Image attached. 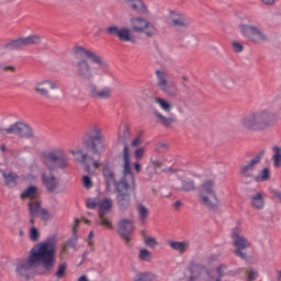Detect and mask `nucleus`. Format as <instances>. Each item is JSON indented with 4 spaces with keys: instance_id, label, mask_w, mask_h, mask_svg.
Listing matches in <instances>:
<instances>
[{
    "instance_id": "nucleus-1",
    "label": "nucleus",
    "mask_w": 281,
    "mask_h": 281,
    "mask_svg": "<svg viewBox=\"0 0 281 281\" xmlns=\"http://www.w3.org/2000/svg\"><path fill=\"white\" fill-rule=\"evenodd\" d=\"M42 265L43 270H37V276H45L47 271H52L56 267V241L47 239L36 244L30 251L26 259L20 260L15 265V272L19 278L30 280L33 278L34 267Z\"/></svg>"
},
{
    "instance_id": "nucleus-2",
    "label": "nucleus",
    "mask_w": 281,
    "mask_h": 281,
    "mask_svg": "<svg viewBox=\"0 0 281 281\" xmlns=\"http://www.w3.org/2000/svg\"><path fill=\"white\" fill-rule=\"evenodd\" d=\"M75 58L74 67L79 80L89 82L98 76L109 74V67L104 64V59L95 52L87 49L82 46H75L72 49Z\"/></svg>"
},
{
    "instance_id": "nucleus-3",
    "label": "nucleus",
    "mask_w": 281,
    "mask_h": 281,
    "mask_svg": "<svg viewBox=\"0 0 281 281\" xmlns=\"http://www.w3.org/2000/svg\"><path fill=\"white\" fill-rule=\"evenodd\" d=\"M123 177L115 183L116 203L121 212H126L131 207V192L135 190V175L131 169V150L128 145L123 147Z\"/></svg>"
},
{
    "instance_id": "nucleus-4",
    "label": "nucleus",
    "mask_w": 281,
    "mask_h": 281,
    "mask_svg": "<svg viewBox=\"0 0 281 281\" xmlns=\"http://www.w3.org/2000/svg\"><path fill=\"white\" fill-rule=\"evenodd\" d=\"M276 126V117L270 110H257L244 114L239 120L243 133H265Z\"/></svg>"
},
{
    "instance_id": "nucleus-5",
    "label": "nucleus",
    "mask_w": 281,
    "mask_h": 281,
    "mask_svg": "<svg viewBox=\"0 0 281 281\" xmlns=\"http://www.w3.org/2000/svg\"><path fill=\"white\" fill-rule=\"evenodd\" d=\"M41 161L50 172H54L55 170H65V168L69 167V157L65 149L60 147L44 151L41 156Z\"/></svg>"
},
{
    "instance_id": "nucleus-6",
    "label": "nucleus",
    "mask_w": 281,
    "mask_h": 281,
    "mask_svg": "<svg viewBox=\"0 0 281 281\" xmlns=\"http://www.w3.org/2000/svg\"><path fill=\"white\" fill-rule=\"evenodd\" d=\"M88 140L86 142V146L92 155H102L104 150H106V144L104 143V135L102 134V128L98 126H93L88 132Z\"/></svg>"
},
{
    "instance_id": "nucleus-7",
    "label": "nucleus",
    "mask_w": 281,
    "mask_h": 281,
    "mask_svg": "<svg viewBox=\"0 0 281 281\" xmlns=\"http://www.w3.org/2000/svg\"><path fill=\"white\" fill-rule=\"evenodd\" d=\"M199 199L200 203L210 210H214L221 205V200H218V195H216L214 182L212 180H206L204 183H202Z\"/></svg>"
},
{
    "instance_id": "nucleus-8",
    "label": "nucleus",
    "mask_w": 281,
    "mask_h": 281,
    "mask_svg": "<svg viewBox=\"0 0 281 281\" xmlns=\"http://www.w3.org/2000/svg\"><path fill=\"white\" fill-rule=\"evenodd\" d=\"M232 239L234 247H236L234 251L235 256L243 259L247 258V252H245V249H249L251 247V241H249V239L243 235V231L239 227L233 229Z\"/></svg>"
},
{
    "instance_id": "nucleus-9",
    "label": "nucleus",
    "mask_w": 281,
    "mask_h": 281,
    "mask_svg": "<svg viewBox=\"0 0 281 281\" xmlns=\"http://www.w3.org/2000/svg\"><path fill=\"white\" fill-rule=\"evenodd\" d=\"M112 210H113V199L105 198L99 201L98 225H101V227H104L105 229H113V222H111L109 216H106V214H111Z\"/></svg>"
},
{
    "instance_id": "nucleus-10",
    "label": "nucleus",
    "mask_w": 281,
    "mask_h": 281,
    "mask_svg": "<svg viewBox=\"0 0 281 281\" xmlns=\"http://www.w3.org/2000/svg\"><path fill=\"white\" fill-rule=\"evenodd\" d=\"M132 30L138 34H145V36L153 37L157 34V26L155 23L148 21V19L142 16H134L131 19Z\"/></svg>"
},
{
    "instance_id": "nucleus-11",
    "label": "nucleus",
    "mask_w": 281,
    "mask_h": 281,
    "mask_svg": "<svg viewBox=\"0 0 281 281\" xmlns=\"http://www.w3.org/2000/svg\"><path fill=\"white\" fill-rule=\"evenodd\" d=\"M33 89L37 95H41V98H45L46 100H55V98L49 93V90L56 91V89H58V81H54L52 79L40 80L35 82Z\"/></svg>"
},
{
    "instance_id": "nucleus-12",
    "label": "nucleus",
    "mask_w": 281,
    "mask_h": 281,
    "mask_svg": "<svg viewBox=\"0 0 281 281\" xmlns=\"http://www.w3.org/2000/svg\"><path fill=\"white\" fill-rule=\"evenodd\" d=\"M240 34L250 43H262L267 41V35L256 25L241 24L239 26Z\"/></svg>"
},
{
    "instance_id": "nucleus-13",
    "label": "nucleus",
    "mask_w": 281,
    "mask_h": 281,
    "mask_svg": "<svg viewBox=\"0 0 281 281\" xmlns=\"http://www.w3.org/2000/svg\"><path fill=\"white\" fill-rule=\"evenodd\" d=\"M109 36H116L122 43H135V37L131 34V29L126 26L110 25L105 29Z\"/></svg>"
},
{
    "instance_id": "nucleus-14",
    "label": "nucleus",
    "mask_w": 281,
    "mask_h": 281,
    "mask_svg": "<svg viewBox=\"0 0 281 281\" xmlns=\"http://www.w3.org/2000/svg\"><path fill=\"white\" fill-rule=\"evenodd\" d=\"M87 91L90 98H93L94 100H111V97L113 95V88L109 86L99 89L95 83H89L87 86Z\"/></svg>"
},
{
    "instance_id": "nucleus-15",
    "label": "nucleus",
    "mask_w": 281,
    "mask_h": 281,
    "mask_svg": "<svg viewBox=\"0 0 281 281\" xmlns=\"http://www.w3.org/2000/svg\"><path fill=\"white\" fill-rule=\"evenodd\" d=\"M133 232H135V225L133 221L128 218H123L117 224V233L123 238V240L128 245L133 239Z\"/></svg>"
},
{
    "instance_id": "nucleus-16",
    "label": "nucleus",
    "mask_w": 281,
    "mask_h": 281,
    "mask_svg": "<svg viewBox=\"0 0 281 281\" xmlns=\"http://www.w3.org/2000/svg\"><path fill=\"white\" fill-rule=\"evenodd\" d=\"M1 133L7 135H20V137H32L33 135L32 127L21 122L14 123L8 128L1 130Z\"/></svg>"
},
{
    "instance_id": "nucleus-17",
    "label": "nucleus",
    "mask_w": 281,
    "mask_h": 281,
    "mask_svg": "<svg viewBox=\"0 0 281 281\" xmlns=\"http://www.w3.org/2000/svg\"><path fill=\"white\" fill-rule=\"evenodd\" d=\"M157 87L164 93H172L175 89V81L170 80V75L165 70H156Z\"/></svg>"
},
{
    "instance_id": "nucleus-18",
    "label": "nucleus",
    "mask_w": 281,
    "mask_h": 281,
    "mask_svg": "<svg viewBox=\"0 0 281 281\" xmlns=\"http://www.w3.org/2000/svg\"><path fill=\"white\" fill-rule=\"evenodd\" d=\"M41 43V36L31 35L27 37H21L14 41H11L7 44L8 49H23V47H27L30 45H38Z\"/></svg>"
},
{
    "instance_id": "nucleus-19",
    "label": "nucleus",
    "mask_w": 281,
    "mask_h": 281,
    "mask_svg": "<svg viewBox=\"0 0 281 281\" xmlns=\"http://www.w3.org/2000/svg\"><path fill=\"white\" fill-rule=\"evenodd\" d=\"M262 157H265V150L257 153L255 157L246 161V164L240 167V173L244 177H254V170H256L258 164L262 161Z\"/></svg>"
},
{
    "instance_id": "nucleus-20",
    "label": "nucleus",
    "mask_w": 281,
    "mask_h": 281,
    "mask_svg": "<svg viewBox=\"0 0 281 281\" xmlns=\"http://www.w3.org/2000/svg\"><path fill=\"white\" fill-rule=\"evenodd\" d=\"M168 23L175 27H188V25H190V19L181 12L170 11L168 15Z\"/></svg>"
},
{
    "instance_id": "nucleus-21",
    "label": "nucleus",
    "mask_w": 281,
    "mask_h": 281,
    "mask_svg": "<svg viewBox=\"0 0 281 281\" xmlns=\"http://www.w3.org/2000/svg\"><path fill=\"white\" fill-rule=\"evenodd\" d=\"M121 3H123L124 5H128L131 10H134V12H138V14H150L148 4H146L144 0H121Z\"/></svg>"
},
{
    "instance_id": "nucleus-22",
    "label": "nucleus",
    "mask_w": 281,
    "mask_h": 281,
    "mask_svg": "<svg viewBox=\"0 0 281 281\" xmlns=\"http://www.w3.org/2000/svg\"><path fill=\"white\" fill-rule=\"evenodd\" d=\"M42 183L48 192H56L58 188V178L54 173H42Z\"/></svg>"
},
{
    "instance_id": "nucleus-23",
    "label": "nucleus",
    "mask_w": 281,
    "mask_h": 281,
    "mask_svg": "<svg viewBox=\"0 0 281 281\" xmlns=\"http://www.w3.org/2000/svg\"><path fill=\"white\" fill-rule=\"evenodd\" d=\"M188 269L190 272L189 281H198L201 278V273L205 271V266L198 261H191Z\"/></svg>"
},
{
    "instance_id": "nucleus-24",
    "label": "nucleus",
    "mask_w": 281,
    "mask_h": 281,
    "mask_svg": "<svg viewBox=\"0 0 281 281\" xmlns=\"http://www.w3.org/2000/svg\"><path fill=\"white\" fill-rule=\"evenodd\" d=\"M249 201L255 210H262L265 207V195L261 192L250 194Z\"/></svg>"
},
{
    "instance_id": "nucleus-25",
    "label": "nucleus",
    "mask_w": 281,
    "mask_h": 281,
    "mask_svg": "<svg viewBox=\"0 0 281 281\" xmlns=\"http://www.w3.org/2000/svg\"><path fill=\"white\" fill-rule=\"evenodd\" d=\"M169 247L173 249L175 251H178V254H186L188 249H190V241H169Z\"/></svg>"
},
{
    "instance_id": "nucleus-26",
    "label": "nucleus",
    "mask_w": 281,
    "mask_h": 281,
    "mask_svg": "<svg viewBox=\"0 0 281 281\" xmlns=\"http://www.w3.org/2000/svg\"><path fill=\"white\" fill-rule=\"evenodd\" d=\"M76 247V240L68 239L61 244L60 250H59V258L61 260H65V257L69 255V249H74Z\"/></svg>"
},
{
    "instance_id": "nucleus-27",
    "label": "nucleus",
    "mask_w": 281,
    "mask_h": 281,
    "mask_svg": "<svg viewBox=\"0 0 281 281\" xmlns=\"http://www.w3.org/2000/svg\"><path fill=\"white\" fill-rule=\"evenodd\" d=\"M155 116L160 122V124H162V126H165L166 128H169V126H172V124H175V122H177V120L175 119L173 115L165 116L159 111L155 112Z\"/></svg>"
},
{
    "instance_id": "nucleus-28",
    "label": "nucleus",
    "mask_w": 281,
    "mask_h": 281,
    "mask_svg": "<svg viewBox=\"0 0 281 281\" xmlns=\"http://www.w3.org/2000/svg\"><path fill=\"white\" fill-rule=\"evenodd\" d=\"M2 172V177L4 179V184L8 186V188H14L16 186V179H19V176L12 171L9 172Z\"/></svg>"
},
{
    "instance_id": "nucleus-29",
    "label": "nucleus",
    "mask_w": 281,
    "mask_h": 281,
    "mask_svg": "<svg viewBox=\"0 0 281 281\" xmlns=\"http://www.w3.org/2000/svg\"><path fill=\"white\" fill-rule=\"evenodd\" d=\"M41 210H43V207H41V200H38V198L29 202L30 216H38Z\"/></svg>"
},
{
    "instance_id": "nucleus-30",
    "label": "nucleus",
    "mask_w": 281,
    "mask_h": 281,
    "mask_svg": "<svg viewBox=\"0 0 281 281\" xmlns=\"http://www.w3.org/2000/svg\"><path fill=\"white\" fill-rule=\"evenodd\" d=\"M181 186L177 187V190H181L182 192H192V190L196 189L194 181L192 179L186 178L180 181Z\"/></svg>"
},
{
    "instance_id": "nucleus-31",
    "label": "nucleus",
    "mask_w": 281,
    "mask_h": 281,
    "mask_svg": "<svg viewBox=\"0 0 281 281\" xmlns=\"http://www.w3.org/2000/svg\"><path fill=\"white\" fill-rule=\"evenodd\" d=\"M22 199H30L31 201L33 199H38V188H36L35 186H31L27 189H25L22 194H21Z\"/></svg>"
},
{
    "instance_id": "nucleus-32",
    "label": "nucleus",
    "mask_w": 281,
    "mask_h": 281,
    "mask_svg": "<svg viewBox=\"0 0 281 281\" xmlns=\"http://www.w3.org/2000/svg\"><path fill=\"white\" fill-rule=\"evenodd\" d=\"M103 177H104L108 186H113V183H115V173L111 169V166L104 165V167H103Z\"/></svg>"
},
{
    "instance_id": "nucleus-33",
    "label": "nucleus",
    "mask_w": 281,
    "mask_h": 281,
    "mask_svg": "<svg viewBox=\"0 0 281 281\" xmlns=\"http://www.w3.org/2000/svg\"><path fill=\"white\" fill-rule=\"evenodd\" d=\"M154 102H155V104H158V106L165 113H170V111H172V104H170V102L166 101L165 99L156 97V98H154Z\"/></svg>"
},
{
    "instance_id": "nucleus-34",
    "label": "nucleus",
    "mask_w": 281,
    "mask_h": 281,
    "mask_svg": "<svg viewBox=\"0 0 281 281\" xmlns=\"http://www.w3.org/2000/svg\"><path fill=\"white\" fill-rule=\"evenodd\" d=\"M136 212L138 214L139 221H142V223H146V218H148V215L150 214L148 207H146L144 204H138L136 206Z\"/></svg>"
},
{
    "instance_id": "nucleus-35",
    "label": "nucleus",
    "mask_w": 281,
    "mask_h": 281,
    "mask_svg": "<svg viewBox=\"0 0 281 281\" xmlns=\"http://www.w3.org/2000/svg\"><path fill=\"white\" fill-rule=\"evenodd\" d=\"M273 156H272V161H273V168H280L281 167V148L279 146L273 147Z\"/></svg>"
},
{
    "instance_id": "nucleus-36",
    "label": "nucleus",
    "mask_w": 281,
    "mask_h": 281,
    "mask_svg": "<svg viewBox=\"0 0 281 281\" xmlns=\"http://www.w3.org/2000/svg\"><path fill=\"white\" fill-rule=\"evenodd\" d=\"M155 274L150 272H142L134 277V281H154Z\"/></svg>"
},
{
    "instance_id": "nucleus-37",
    "label": "nucleus",
    "mask_w": 281,
    "mask_h": 281,
    "mask_svg": "<svg viewBox=\"0 0 281 281\" xmlns=\"http://www.w3.org/2000/svg\"><path fill=\"white\" fill-rule=\"evenodd\" d=\"M138 260L150 262V260H153V255L148 251V249L143 248L139 250Z\"/></svg>"
},
{
    "instance_id": "nucleus-38",
    "label": "nucleus",
    "mask_w": 281,
    "mask_h": 281,
    "mask_svg": "<svg viewBox=\"0 0 281 281\" xmlns=\"http://www.w3.org/2000/svg\"><path fill=\"white\" fill-rule=\"evenodd\" d=\"M55 276L57 280H63L67 276V263H60Z\"/></svg>"
},
{
    "instance_id": "nucleus-39",
    "label": "nucleus",
    "mask_w": 281,
    "mask_h": 281,
    "mask_svg": "<svg viewBox=\"0 0 281 281\" xmlns=\"http://www.w3.org/2000/svg\"><path fill=\"white\" fill-rule=\"evenodd\" d=\"M269 179H271V171L269 170V168H265L263 170H261V175L256 177V181L258 182L269 181Z\"/></svg>"
},
{
    "instance_id": "nucleus-40",
    "label": "nucleus",
    "mask_w": 281,
    "mask_h": 281,
    "mask_svg": "<svg viewBox=\"0 0 281 281\" xmlns=\"http://www.w3.org/2000/svg\"><path fill=\"white\" fill-rule=\"evenodd\" d=\"M30 240H32V243H38V240H41V233L38 232V228L31 227V229H30Z\"/></svg>"
},
{
    "instance_id": "nucleus-41",
    "label": "nucleus",
    "mask_w": 281,
    "mask_h": 281,
    "mask_svg": "<svg viewBox=\"0 0 281 281\" xmlns=\"http://www.w3.org/2000/svg\"><path fill=\"white\" fill-rule=\"evenodd\" d=\"M128 135H131V132L127 125H123L119 128V139H126L128 138Z\"/></svg>"
},
{
    "instance_id": "nucleus-42",
    "label": "nucleus",
    "mask_w": 281,
    "mask_h": 281,
    "mask_svg": "<svg viewBox=\"0 0 281 281\" xmlns=\"http://www.w3.org/2000/svg\"><path fill=\"white\" fill-rule=\"evenodd\" d=\"M144 243L147 245V247H151V249H155V247L159 245L157 243V238L150 236H144Z\"/></svg>"
},
{
    "instance_id": "nucleus-43",
    "label": "nucleus",
    "mask_w": 281,
    "mask_h": 281,
    "mask_svg": "<svg viewBox=\"0 0 281 281\" xmlns=\"http://www.w3.org/2000/svg\"><path fill=\"white\" fill-rule=\"evenodd\" d=\"M144 155H146V148L144 147H138L134 151V157L137 161H139L140 159H144Z\"/></svg>"
},
{
    "instance_id": "nucleus-44",
    "label": "nucleus",
    "mask_w": 281,
    "mask_h": 281,
    "mask_svg": "<svg viewBox=\"0 0 281 281\" xmlns=\"http://www.w3.org/2000/svg\"><path fill=\"white\" fill-rule=\"evenodd\" d=\"M37 216L42 218V221H49L52 218V214L47 209H41L40 213H37Z\"/></svg>"
},
{
    "instance_id": "nucleus-45",
    "label": "nucleus",
    "mask_w": 281,
    "mask_h": 281,
    "mask_svg": "<svg viewBox=\"0 0 281 281\" xmlns=\"http://www.w3.org/2000/svg\"><path fill=\"white\" fill-rule=\"evenodd\" d=\"M86 205L88 210H95V207H99V202H97L95 199L90 198L86 201Z\"/></svg>"
},
{
    "instance_id": "nucleus-46",
    "label": "nucleus",
    "mask_w": 281,
    "mask_h": 281,
    "mask_svg": "<svg viewBox=\"0 0 281 281\" xmlns=\"http://www.w3.org/2000/svg\"><path fill=\"white\" fill-rule=\"evenodd\" d=\"M82 182L86 190H91V188H93V181H91L89 176H83Z\"/></svg>"
},
{
    "instance_id": "nucleus-47",
    "label": "nucleus",
    "mask_w": 281,
    "mask_h": 281,
    "mask_svg": "<svg viewBox=\"0 0 281 281\" xmlns=\"http://www.w3.org/2000/svg\"><path fill=\"white\" fill-rule=\"evenodd\" d=\"M142 144H144V137L142 136V134H138V135L132 140V146L137 147V146H142Z\"/></svg>"
},
{
    "instance_id": "nucleus-48",
    "label": "nucleus",
    "mask_w": 281,
    "mask_h": 281,
    "mask_svg": "<svg viewBox=\"0 0 281 281\" xmlns=\"http://www.w3.org/2000/svg\"><path fill=\"white\" fill-rule=\"evenodd\" d=\"M223 85L226 87V89H234V87H236V81H234L232 78H227L223 81Z\"/></svg>"
},
{
    "instance_id": "nucleus-49",
    "label": "nucleus",
    "mask_w": 281,
    "mask_h": 281,
    "mask_svg": "<svg viewBox=\"0 0 281 281\" xmlns=\"http://www.w3.org/2000/svg\"><path fill=\"white\" fill-rule=\"evenodd\" d=\"M247 276H248V280L249 281H254L258 278V271L254 270V269H249L246 271Z\"/></svg>"
},
{
    "instance_id": "nucleus-50",
    "label": "nucleus",
    "mask_w": 281,
    "mask_h": 281,
    "mask_svg": "<svg viewBox=\"0 0 281 281\" xmlns=\"http://www.w3.org/2000/svg\"><path fill=\"white\" fill-rule=\"evenodd\" d=\"M232 45H233V49H234V52H236V54H240V52H243V49H245L243 44H240L238 42H233Z\"/></svg>"
},
{
    "instance_id": "nucleus-51",
    "label": "nucleus",
    "mask_w": 281,
    "mask_h": 281,
    "mask_svg": "<svg viewBox=\"0 0 281 281\" xmlns=\"http://www.w3.org/2000/svg\"><path fill=\"white\" fill-rule=\"evenodd\" d=\"M225 271H227V266L221 265L220 267H217L218 278H223V276H225Z\"/></svg>"
},
{
    "instance_id": "nucleus-52",
    "label": "nucleus",
    "mask_w": 281,
    "mask_h": 281,
    "mask_svg": "<svg viewBox=\"0 0 281 281\" xmlns=\"http://www.w3.org/2000/svg\"><path fill=\"white\" fill-rule=\"evenodd\" d=\"M71 155H81L80 161H87V154H82V150H71Z\"/></svg>"
},
{
    "instance_id": "nucleus-53",
    "label": "nucleus",
    "mask_w": 281,
    "mask_h": 281,
    "mask_svg": "<svg viewBox=\"0 0 281 281\" xmlns=\"http://www.w3.org/2000/svg\"><path fill=\"white\" fill-rule=\"evenodd\" d=\"M134 170L137 173L142 172V165L138 161L134 162Z\"/></svg>"
},
{
    "instance_id": "nucleus-54",
    "label": "nucleus",
    "mask_w": 281,
    "mask_h": 281,
    "mask_svg": "<svg viewBox=\"0 0 281 281\" xmlns=\"http://www.w3.org/2000/svg\"><path fill=\"white\" fill-rule=\"evenodd\" d=\"M88 245L89 247H93V232L89 233Z\"/></svg>"
},
{
    "instance_id": "nucleus-55",
    "label": "nucleus",
    "mask_w": 281,
    "mask_h": 281,
    "mask_svg": "<svg viewBox=\"0 0 281 281\" xmlns=\"http://www.w3.org/2000/svg\"><path fill=\"white\" fill-rule=\"evenodd\" d=\"M78 225H80V220L75 221V224H74V227H72L74 234H76V232H78Z\"/></svg>"
},
{
    "instance_id": "nucleus-56",
    "label": "nucleus",
    "mask_w": 281,
    "mask_h": 281,
    "mask_svg": "<svg viewBox=\"0 0 281 281\" xmlns=\"http://www.w3.org/2000/svg\"><path fill=\"white\" fill-rule=\"evenodd\" d=\"M262 3H265L266 5H273V3H276V1L278 0H261Z\"/></svg>"
},
{
    "instance_id": "nucleus-57",
    "label": "nucleus",
    "mask_w": 281,
    "mask_h": 281,
    "mask_svg": "<svg viewBox=\"0 0 281 281\" xmlns=\"http://www.w3.org/2000/svg\"><path fill=\"white\" fill-rule=\"evenodd\" d=\"M26 181H36V176H34V175H27V176H26Z\"/></svg>"
},
{
    "instance_id": "nucleus-58",
    "label": "nucleus",
    "mask_w": 281,
    "mask_h": 281,
    "mask_svg": "<svg viewBox=\"0 0 281 281\" xmlns=\"http://www.w3.org/2000/svg\"><path fill=\"white\" fill-rule=\"evenodd\" d=\"M153 166H155V168H161V161L153 160Z\"/></svg>"
},
{
    "instance_id": "nucleus-59",
    "label": "nucleus",
    "mask_w": 281,
    "mask_h": 281,
    "mask_svg": "<svg viewBox=\"0 0 281 281\" xmlns=\"http://www.w3.org/2000/svg\"><path fill=\"white\" fill-rule=\"evenodd\" d=\"M181 205H182L181 201H176V202L173 203V207H175L176 210H179V207H181Z\"/></svg>"
},
{
    "instance_id": "nucleus-60",
    "label": "nucleus",
    "mask_w": 281,
    "mask_h": 281,
    "mask_svg": "<svg viewBox=\"0 0 281 281\" xmlns=\"http://www.w3.org/2000/svg\"><path fill=\"white\" fill-rule=\"evenodd\" d=\"M77 281H89V278L87 276H81Z\"/></svg>"
},
{
    "instance_id": "nucleus-61",
    "label": "nucleus",
    "mask_w": 281,
    "mask_h": 281,
    "mask_svg": "<svg viewBox=\"0 0 281 281\" xmlns=\"http://www.w3.org/2000/svg\"><path fill=\"white\" fill-rule=\"evenodd\" d=\"M4 71H14V67L7 66V67H4Z\"/></svg>"
},
{
    "instance_id": "nucleus-62",
    "label": "nucleus",
    "mask_w": 281,
    "mask_h": 281,
    "mask_svg": "<svg viewBox=\"0 0 281 281\" xmlns=\"http://www.w3.org/2000/svg\"><path fill=\"white\" fill-rule=\"evenodd\" d=\"M100 166H101L100 162H98V161L93 162V168L98 169V168H100Z\"/></svg>"
},
{
    "instance_id": "nucleus-63",
    "label": "nucleus",
    "mask_w": 281,
    "mask_h": 281,
    "mask_svg": "<svg viewBox=\"0 0 281 281\" xmlns=\"http://www.w3.org/2000/svg\"><path fill=\"white\" fill-rule=\"evenodd\" d=\"M36 216H31V220H30V224L31 225H34V218H35Z\"/></svg>"
},
{
    "instance_id": "nucleus-64",
    "label": "nucleus",
    "mask_w": 281,
    "mask_h": 281,
    "mask_svg": "<svg viewBox=\"0 0 281 281\" xmlns=\"http://www.w3.org/2000/svg\"><path fill=\"white\" fill-rule=\"evenodd\" d=\"M277 274H278V280H281V271H277Z\"/></svg>"
}]
</instances>
